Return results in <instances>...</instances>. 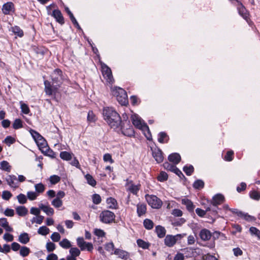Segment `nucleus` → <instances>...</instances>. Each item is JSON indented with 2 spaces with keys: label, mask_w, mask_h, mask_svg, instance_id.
Here are the masks:
<instances>
[{
  "label": "nucleus",
  "mask_w": 260,
  "mask_h": 260,
  "mask_svg": "<svg viewBox=\"0 0 260 260\" xmlns=\"http://www.w3.org/2000/svg\"><path fill=\"white\" fill-rule=\"evenodd\" d=\"M17 198L18 199V202L20 204H25L27 201L26 196L24 194H22V193H20V194H19L17 197Z\"/></svg>",
  "instance_id": "13d9d810"
},
{
  "label": "nucleus",
  "mask_w": 260,
  "mask_h": 260,
  "mask_svg": "<svg viewBox=\"0 0 260 260\" xmlns=\"http://www.w3.org/2000/svg\"><path fill=\"white\" fill-rule=\"evenodd\" d=\"M143 224H144V227L147 230H148L152 229L154 226L153 222L149 219H145L143 222Z\"/></svg>",
  "instance_id": "2f4dec72"
},
{
  "label": "nucleus",
  "mask_w": 260,
  "mask_h": 260,
  "mask_svg": "<svg viewBox=\"0 0 260 260\" xmlns=\"http://www.w3.org/2000/svg\"><path fill=\"white\" fill-rule=\"evenodd\" d=\"M113 253L121 259L123 260H127L129 258V253L123 249L116 248L115 249Z\"/></svg>",
  "instance_id": "9d476101"
},
{
  "label": "nucleus",
  "mask_w": 260,
  "mask_h": 260,
  "mask_svg": "<svg viewBox=\"0 0 260 260\" xmlns=\"http://www.w3.org/2000/svg\"><path fill=\"white\" fill-rule=\"evenodd\" d=\"M168 176L167 173L164 171H161L157 176V179L158 181L162 182L168 179Z\"/></svg>",
  "instance_id": "c03bdc74"
},
{
  "label": "nucleus",
  "mask_w": 260,
  "mask_h": 260,
  "mask_svg": "<svg viewBox=\"0 0 260 260\" xmlns=\"http://www.w3.org/2000/svg\"><path fill=\"white\" fill-rule=\"evenodd\" d=\"M114 213L109 210H104L100 215V220L105 223H112L115 220Z\"/></svg>",
  "instance_id": "20e7f679"
},
{
  "label": "nucleus",
  "mask_w": 260,
  "mask_h": 260,
  "mask_svg": "<svg viewBox=\"0 0 260 260\" xmlns=\"http://www.w3.org/2000/svg\"><path fill=\"white\" fill-rule=\"evenodd\" d=\"M138 245L143 249H148L150 246V244L143 240L138 239L137 241Z\"/></svg>",
  "instance_id": "ea45409f"
},
{
  "label": "nucleus",
  "mask_w": 260,
  "mask_h": 260,
  "mask_svg": "<svg viewBox=\"0 0 260 260\" xmlns=\"http://www.w3.org/2000/svg\"><path fill=\"white\" fill-rule=\"evenodd\" d=\"M39 208L43 211L47 215L51 216L54 214V210L49 206H46L42 204H40Z\"/></svg>",
  "instance_id": "412c9836"
},
{
  "label": "nucleus",
  "mask_w": 260,
  "mask_h": 260,
  "mask_svg": "<svg viewBox=\"0 0 260 260\" xmlns=\"http://www.w3.org/2000/svg\"><path fill=\"white\" fill-rule=\"evenodd\" d=\"M46 248L49 252L53 251L55 249V245L51 242H47L46 244Z\"/></svg>",
  "instance_id": "69168bd1"
},
{
  "label": "nucleus",
  "mask_w": 260,
  "mask_h": 260,
  "mask_svg": "<svg viewBox=\"0 0 260 260\" xmlns=\"http://www.w3.org/2000/svg\"><path fill=\"white\" fill-rule=\"evenodd\" d=\"M146 206L144 204L139 203L137 205V212L139 217L144 215L146 212Z\"/></svg>",
  "instance_id": "aec40b11"
},
{
  "label": "nucleus",
  "mask_w": 260,
  "mask_h": 260,
  "mask_svg": "<svg viewBox=\"0 0 260 260\" xmlns=\"http://www.w3.org/2000/svg\"><path fill=\"white\" fill-rule=\"evenodd\" d=\"M2 196L3 199L6 200H9L12 196V194L10 191L5 190L3 192Z\"/></svg>",
  "instance_id": "680f3d73"
},
{
  "label": "nucleus",
  "mask_w": 260,
  "mask_h": 260,
  "mask_svg": "<svg viewBox=\"0 0 260 260\" xmlns=\"http://www.w3.org/2000/svg\"><path fill=\"white\" fill-rule=\"evenodd\" d=\"M51 78L53 83L59 85V86H60L62 80L61 71L58 69L55 70L52 73Z\"/></svg>",
  "instance_id": "1a4fd4ad"
},
{
  "label": "nucleus",
  "mask_w": 260,
  "mask_h": 260,
  "mask_svg": "<svg viewBox=\"0 0 260 260\" xmlns=\"http://www.w3.org/2000/svg\"><path fill=\"white\" fill-rule=\"evenodd\" d=\"M17 213L20 216H24L27 214L28 210L24 206H18L16 208Z\"/></svg>",
  "instance_id": "c85d7f7f"
},
{
  "label": "nucleus",
  "mask_w": 260,
  "mask_h": 260,
  "mask_svg": "<svg viewBox=\"0 0 260 260\" xmlns=\"http://www.w3.org/2000/svg\"><path fill=\"white\" fill-rule=\"evenodd\" d=\"M44 217L42 215L37 216L34 217L31 220L32 223L36 222L38 224H41L43 222Z\"/></svg>",
  "instance_id": "4d7b16f0"
},
{
  "label": "nucleus",
  "mask_w": 260,
  "mask_h": 260,
  "mask_svg": "<svg viewBox=\"0 0 260 260\" xmlns=\"http://www.w3.org/2000/svg\"><path fill=\"white\" fill-rule=\"evenodd\" d=\"M105 249L111 252V254H114L113 251H114V245L113 242H110L106 243L105 245Z\"/></svg>",
  "instance_id": "37998d69"
},
{
  "label": "nucleus",
  "mask_w": 260,
  "mask_h": 260,
  "mask_svg": "<svg viewBox=\"0 0 260 260\" xmlns=\"http://www.w3.org/2000/svg\"><path fill=\"white\" fill-rule=\"evenodd\" d=\"M51 15L56 19V21L61 24L64 23L63 17L58 9H56L53 11Z\"/></svg>",
  "instance_id": "4468645a"
},
{
  "label": "nucleus",
  "mask_w": 260,
  "mask_h": 260,
  "mask_svg": "<svg viewBox=\"0 0 260 260\" xmlns=\"http://www.w3.org/2000/svg\"><path fill=\"white\" fill-rule=\"evenodd\" d=\"M120 126L121 131L124 135L128 137H132L134 135L135 132L132 127L125 129L124 126L120 125Z\"/></svg>",
  "instance_id": "a878e982"
},
{
  "label": "nucleus",
  "mask_w": 260,
  "mask_h": 260,
  "mask_svg": "<svg viewBox=\"0 0 260 260\" xmlns=\"http://www.w3.org/2000/svg\"><path fill=\"white\" fill-rule=\"evenodd\" d=\"M39 194L34 191H28L27 193V197L30 201L35 200L37 199Z\"/></svg>",
  "instance_id": "603ef678"
},
{
  "label": "nucleus",
  "mask_w": 260,
  "mask_h": 260,
  "mask_svg": "<svg viewBox=\"0 0 260 260\" xmlns=\"http://www.w3.org/2000/svg\"><path fill=\"white\" fill-rule=\"evenodd\" d=\"M13 31L14 34H17L19 37H21L23 36V32L22 30L18 26L13 27Z\"/></svg>",
  "instance_id": "bf43d9fd"
},
{
  "label": "nucleus",
  "mask_w": 260,
  "mask_h": 260,
  "mask_svg": "<svg viewBox=\"0 0 260 260\" xmlns=\"http://www.w3.org/2000/svg\"><path fill=\"white\" fill-rule=\"evenodd\" d=\"M250 197L252 199L258 201L260 199V192L253 190L250 192Z\"/></svg>",
  "instance_id": "09e8293b"
},
{
  "label": "nucleus",
  "mask_w": 260,
  "mask_h": 260,
  "mask_svg": "<svg viewBox=\"0 0 260 260\" xmlns=\"http://www.w3.org/2000/svg\"><path fill=\"white\" fill-rule=\"evenodd\" d=\"M182 236L180 234H177L175 236L168 235L165 238V244L168 247L173 246L177 241L181 238Z\"/></svg>",
  "instance_id": "0eeeda50"
},
{
  "label": "nucleus",
  "mask_w": 260,
  "mask_h": 260,
  "mask_svg": "<svg viewBox=\"0 0 260 260\" xmlns=\"http://www.w3.org/2000/svg\"><path fill=\"white\" fill-rule=\"evenodd\" d=\"M17 180L16 176L15 175H9L6 178L7 183L12 187H17L15 183V181Z\"/></svg>",
  "instance_id": "393cba45"
},
{
  "label": "nucleus",
  "mask_w": 260,
  "mask_h": 260,
  "mask_svg": "<svg viewBox=\"0 0 260 260\" xmlns=\"http://www.w3.org/2000/svg\"><path fill=\"white\" fill-rule=\"evenodd\" d=\"M164 167L166 169L172 172H174L177 168V167L175 166L170 164L168 162L164 164Z\"/></svg>",
  "instance_id": "de8ad7c7"
},
{
  "label": "nucleus",
  "mask_w": 260,
  "mask_h": 260,
  "mask_svg": "<svg viewBox=\"0 0 260 260\" xmlns=\"http://www.w3.org/2000/svg\"><path fill=\"white\" fill-rule=\"evenodd\" d=\"M22 127V121L20 119H16L13 123V127L15 129H18Z\"/></svg>",
  "instance_id": "5fc2aeb1"
},
{
  "label": "nucleus",
  "mask_w": 260,
  "mask_h": 260,
  "mask_svg": "<svg viewBox=\"0 0 260 260\" xmlns=\"http://www.w3.org/2000/svg\"><path fill=\"white\" fill-rule=\"evenodd\" d=\"M87 183L90 185L91 186L94 187L96 184V181L94 179V178L92 177L91 175L90 174H86L85 176Z\"/></svg>",
  "instance_id": "e433bc0d"
},
{
  "label": "nucleus",
  "mask_w": 260,
  "mask_h": 260,
  "mask_svg": "<svg viewBox=\"0 0 260 260\" xmlns=\"http://www.w3.org/2000/svg\"><path fill=\"white\" fill-rule=\"evenodd\" d=\"M108 208L112 209H116L118 208L117 201L113 198H109L107 199Z\"/></svg>",
  "instance_id": "4be33fe9"
},
{
  "label": "nucleus",
  "mask_w": 260,
  "mask_h": 260,
  "mask_svg": "<svg viewBox=\"0 0 260 260\" xmlns=\"http://www.w3.org/2000/svg\"><path fill=\"white\" fill-rule=\"evenodd\" d=\"M152 155L155 160L158 163H160L163 161L164 157L162 155V151L158 148H154L153 149L152 148H151Z\"/></svg>",
  "instance_id": "9b49d317"
},
{
  "label": "nucleus",
  "mask_w": 260,
  "mask_h": 260,
  "mask_svg": "<svg viewBox=\"0 0 260 260\" xmlns=\"http://www.w3.org/2000/svg\"><path fill=\"white\" fill-rule=\"evenodd\" d=\"M145 199L148 204L153 208L159 209L162 206L161 201L156 196L146 194Z\"/></svg>",
  "instance_id": "7ed1b4c3"
},
{
  "label": "nucleus",
  "mask_w": 260,
  "mask_h": 260,
  "mask_svg": "<svg viewBox=\"0 0 260 260\" xmlns=\"http://www.w3.org/2000/svg\"><path fill=\"white\" fill-rule=\"evenodd\" d=\"M237 6L239 14L242 16L243 18L247 19L248 17V13L247 10L241 2L237 1Z\"/></svg>",
  "instance_id": "ddd939ff"
},
{
  "label": "nucleus",
  "mask_w": 260,
  "mask_h": 260,
  "mask_svg": "<svg viewBox=\"0 0 260 260\" xmlns=\"http://www.w3.org/2000/svg\"><path fill=\"white\" fill-rule=\"evenodd\" d=\"M2 11L5 15H8L14 11V5L13 3L9 2L4 4Z\"/></svg>",
  "instance_id": "f8f14e48"
},
{
  "label": "nucleus",
  "mask_w": 260,
  "mask_h": 260,
  "mask_svg": "<svg viewBox=\"0 0 260 260\" xmlns=\"http://www.w3.org/2000/svg\"><path fill=\"white\" fill-rule=\"evenodd\" d=\"M60 180V178L57 175H53L50 177V181L53 184L57 183Z\"/></svg>",
  "instance_id": "e2e57ef3"
},
{
  "label": "nucleus",
  "mask_w": 260,
  "mask_h": 260,
  "mask_svg": "<svg viewBox=\"0 0 260 260\" xmlns=\"http://www.w3.org/2000/svg\"><path fill=\"white\" fill-rule=\"evenodd\" d=\"M200 237L203 241L209 240L211 237V232L207 229H203L200 231Z\"/></svg>",
  "instance_id": "f3484780"
},
{
  "label": "nucleus",
  "mask_w": 260,
  "mask_h": 260,
  "mask_svg": "<svg viewBox=\"0 0 260 260\" xmlns=\"http://www.w3.org/2000/svg\"><path fill=\"white\" fill-rule=\"evenodd\" d=\"M224 201V197L221 194H217L213 197L212 204L214 206H217L221 204Z\"/></svg>",
  "instance_id": "dca6fc26"
},
{
  "label": "nucleus",
  "mask_w": 260,
  "mask_h": 260,
  "mask_svg": "<svg viewBox=\"0 0 260 260\" xmlns=\"http://www.w3.org/2000/svg\"><path fill=\"white\" fill-rule=\"evenodd\" d=\"M168 159L173 164H178L181 160V157L178 153H174L169 156Z\"/></svg>",
  "instance_id": "5701e85b"
},
{
  "label": "nucleus",
  "mask_w": 260,
  "mask_h": 260,
  "mask_svg": "<svg viewBox=\"0 0 260 260\" xmlns=\"http://www.w3.org/2000/svg\"><path fill=\"white\" fill-rule=\"evenodd\" d=\"M30 249L29 248L26 246H22L21 247L20 250V254L23 256L25 257L27 256L30 253Z\"/></svg>",
  "instance_id": "a19ab883"
},
{
  "label": "nucleus",
  "mask_w": 260,
  "mask_h": 260,
  "mask_svg": "<svg viewBox=\"0 0 260 260\" xmlns=\"http://www.w3.org/2000/svg\"><path fill=\"white\" fill-rule=\"evenodd\" d=\"M125 187L127 191H128L134 194H137L140 188V184L135 185L132 180L128 179L126 180Z\"/></svg>",
  "instance_id": "6e6552de"
},
{
  "label": "nucleus",
  "mask_w": 260,
  "mask_h": 260,
  "mask_svg": "<svg viewBox=\"0 0 260 260\" xmlns=\"http://www.w3.org/2000/svg\"><path fill=\"white\" fill-rule=\"evenodd\" d=\"M18 241L24 244L27 243L29 241V237L26 233L21 234L18 237Z\"/></svg>",
  "instance_id": "bb28decb"
},
{
  "label": "nucleus",
  "mask_w": 260,
  "mask_h": 260,
  "mask_svg": "<svg viewBox=\"0 0 260 260\" xmlns=\"http://www.w3.org/2000/svg\"><path fill=\"white\" fill-rule=\"evenodd\" d=\"M11 167L9 165L8 161L3 160L0 163V169L2 170L10 172Z\"/></svg>",
  "instance_id": "c756f323"
},
{
  "label": "nucleus",
  "mask_w": 260,
  "mask_h": 260,
  "mask_svg": "<svg viewBox=\"0 0 260 260\" xmlns=\"http://www.w3.org/2000/svg\"><path fill=\"white\" fill-rule=\"evenodd\" d=\"M203 260H218L214 256L210 254H205L203 256Z\"/></svg>",
  "instance_id": "774afa93"
},
{
  "label": "nucleus",
  "mask_w": 260,
  "mask_h": 260,
  "mask_svg": "<svg viewBox=\"0 0 260 260\" xmlns=\"http://www.w3.org/2000/svg\"><path fill=\"white\" fill-rule=\"evenodd\" d=\"M159 137L158 138V141L159 142L161 143H164L167 142L168 140V136L166 133L164 132H161L159 134Z\"/></svg>",
  "instance_id": "c9c22d12"
},
{
  "label": "nucleus",
  "mask_w": 260,
  "mask_h": 260,
  "mask_svg": "<svg viewBox=\"0 0 260 260\" xmlns=\"http://www.w3.org/2000/svg\"><path fill=\"white\" fill-rule=\"evenodd\" d=\"M72 153H70L67 151H62L60 153V157L61 159L65 160H70L72 159Z\"/></svg>",
  "instance_id": "72a5a7b5"
},
{
  "label": "nucleus",
  "mask_w": 260,
  "mask_h": 260,
  "mask_svg": "<svg viewBox=\"0 0 260 260\" xmlns=\"http://www.w3.org/2000/svg\"><path fill=\"white\" fill-rule=\"evenodd\" d=\"M236 214L241 218L247 220L251 221L253 219V217L247 213H244L242 211H237Z\"/></svg>",
  "instance_id": "cd10ccee"
},
{
  "label": "nucleus",
  "mask_w": 260,
  "mask_h": 260,
  "mask_svg": "<svg viewBox=\"0 0 260 260\" xmlns=\"http://www.w3.org/2000/svg\"><path fill=\"white\" fill-rule=\"evenodd\" d=\"M155 231L159 238H164L165 236L166 230L164 227L161 225H157L155 227Z\"/></svg>",
  "instance_id": "b1692460"
},
{
  "label": "nucleus",
  "mask_w": 260,
  "mask_h": 260,
  "mask_svg": "<svg viewBox=\"0 0 260 260\" xmlns=\"http://www.w3.org/2000/svg\"><path fill=\"white\" fill-rule=\"evenodd\" d=\"M121 95H117V100L121 105H125L127 104V95L125 90H121Z\"/></svg>",
  "instance_id": "2eb2a0df"
},
{
  "label": "nucleus",
  "mask_w": 260,
  "mask_h": 260,
  "mask_svg": "<svg viewBox=\"0 0 260 260\" xmlns=\"http://www.w3.org/2000/svg\"><path fill=\"white\" fill-rule=\"evenodd\" d=\"M53 84H51V83L47 80L44 81L45 91L47 94L51 95L53 93L55 94L57 91L59 87V85H53Z\"/></svg>",
  "instance_id": "423d86ee"
},
{
  "label": "nucleus",
  "mask_w": 260,
  "mask_h": 260,
  "mask_svg": "<svg viewBox=\"0 0 260 260\" xmlns=\"http://www.w3.org/2000/svg\"><path fill=\"white\" fill-rule=\"evenodd\" d=\"M15 142V138L10 136H7L4 141V142L8 146H10L11 144L14 143Z\"/></svg>",
  "instance_id": "6e6d98bb"
},
{
  "label": "nucleus",
  "mask_w": 260,
  "mask_h": 260,
  "mask_svg": "<svg viewBox=\"0 0 260 260\" xmlns=\"http://www.w3.org/2000/svg\"><path fill=\"white\" fill-rule=\"evenodd\" d=\"M66 11L67 12V13L68 14V15H69L70 16V18L71 19V20L72 21V22H73V23L76 25L78 28H80V26H79V24L78 23L76 19H75V18L74 17L73 13L71 12V11L70 10V9L68 8H66Z\"/></svg>",
  "instance_id": "7c9ffc66"
},
{
  "label": "nucleus",
  "mask_w": 260,
  "mask_h": 260,
  "mask_svg": "<svg viewBox=\"0 0 260 260\" xmlns=\"http://www.w3.org/2000/svg\"><path fill=\"white\" fill-rule=\"evenodd\" d=\"M52 205L55 208H59L62 205V201L58 198L53 199L51 202Z\"/></svg>",
  "instance_id": "49530a36"
},
{
  "label": "nucleus",
  "mask_w": 260,
  "mask_h": 260,
  "mask_svg": "<svg viewBox=\"0 0 260 260\" xmlns=\"http://www.w3.org/2000/svg\"><path fill=\"white\" fill-rule=\"evenodd\" d=\"M29 132L36 142L43 138L38 132L35 130L30 129Z\"/></svg>",
  "instance_id": "f704fd0d"
},
{
  "label": "nucleus",
  "mask_w": 260,
  "mask_h": 260,
  "mask_svg": "<svg viewBox=\"0 0 260 260\" xmlns=\"http://www.w3.org/2000/svg\"><path fill=\"white\" fill-rule=\"evenodd\" d=\"M36 143H37L38 146L39 147L40 149L43 152L46 151L47 150H48V147L47 146V142L44 138L38 140Z\"/></svg>",
  "instance_id": "6ab92c4d"
},
{
  "label": "nucleus",
  "mask_w": 260,
  "mask_h": 260,
  "mask_svg": "<svg viewBox=\"0 0 260 260\" xmlns=\"http://www.w3.org/2000/svg\"><path fill=\"white\" fill-rule=\"evenodd\" d=\"M131 120L134 125L143 131L147 139L150 140L151 139V135L148 125L142 121L141 119L137 115H132Z\"/></svg>",
  "instance_id": "f03ea898"
},
{
  "label": "nucleus",
  "mask_w": 260,
  "mask_h": 260,
  "mask_svg": "<svg viewBox=\"0 0 260 260\" xmlns=\"http://www.w3.org/2000/svg\"><path fill=\"white\" fill-rule=\"evenodd\" d=\"M103 114L104 119L111 128L116 129L120 126L121 118L112 108H105L103 109Z\"/></svg>",
  "instance_id": "f257e3e1"
},
{
  "label": "nucleus",
  "mask_w": 260,
  "mask_h": 260,
  "mask_svg": "<svg viewBox=\"0 0 260 260\" xmlns=\"http://www.w3.org/2000/svg\"><path fill=\"white\" fill-rule=\"evenodd\" d=\"M102 72L104 78L109 84H112L114 79L112 76V71L106 64H102Z\"/></svg>",
  "instance_id": "39448f33"
},
{
  "label": "nucleus",
  "mask_w": 260,
  "mask_h": 260,
  "mask_svg": "<svg viewBox=\"0 0 260 260\" xmlns=\"http://www.w3.org/2000/svg\"><path fill=\"white\" fill-rule=\"evenodd\" d=\"M70 253L71 255L76 257L80 254V251L76 247H72L70 250Z\"/></svg>",
  "instance_id": "8fccbe9b"
},
{
  "label": "nucleus",
  "mask_w": 260,
  "mask_h": 260,
  "mask_svg": "<svg viewBox=\"0 0 260 260\" xmlns=\"http://www.w3.org/2000/svg\"><path fill=\"white\" fill-rule=\"evenodd\" d=\"M181 203L183 205L186 206V207L188 211L192 212L193 211L194 206L190 200L186 198H184L182 199Z\"/></svg>",
  "instance_id": "a211bd4d"
},
{
  "label": "nucleus",
  "mask_w": 260,
  "mask_h": 260,
  "mask_svg": "<svg viewBox=\"0 0 260 260\" xmlns=\"http://www.w3.org/2000/svg\"><path fill=\"white\" fill-rule=\"evenodd\" d=\"M234 154V152L232 150L229 151L227 152L226 155L224 156V159L226 161H231L233 160V156Z\"/></svg>",
  "instance_id": "338daca9"
},
{
  "label": "nucleus",
  "mask_w": 260,
  "mask_h": 260,
  "mask_svg": "<svg viewBox=\"0 0 260 260\" xmlns=\"http://www.w3.org/2000/svg\"><path fill=\"white\" fill-rule=\"evenodd\" d=\"M194 168L192 166L190 165L189 166H186L183 168V171L185 172L186 174L188 176L190 175L193 172Z\"/></svg>",
  "instance_id": "3c124183"
},
{
  "label": "nucleus",
  "mask_w": 260,
  "mask_h": 260,
  "mask_svg": "<svg viewBox=\"0 0 260 260\" xmlns=\"http://www.w3.org/2000/svg\"><path fill=\"white\" fill-rule=\"evenodd\" d=\"M59 244L61 247L65 249H68L71 247V243L67 239H63Z\"/></svg>",
  "instance_id": "58836bf2"
},
{
  "label": "nucleus",
  "mask_w": 260,
  "mask_h": 260,
  "mask_svg": "<svg viewBox=\"0 0 260 260\" xmlns=\"http://www.w3.org/2000/svg\"><path fill=\"white\" fill-rule=\"evenodd\" d=\"M94 233L96 236L99 237H104L105 236V233L104 231L101 229H95Z\"/></svg>",
  "instance_id": "0e129e2a"
},
{
  "label": "nucleus",
  "mask_w": 260,
  "mask_h": 260,
  "mask_svg": "<svg viewBox=\"0 0 260 260\" xmlns=\"http://www.w3.org/2000/svg\"><path fill=\"white\" fill-rule=\"evenodd\" d=\"M51 240L54 242H58L60 239V236L59 233L54 232L50 237Z\"/></svg>",
  "instance_id": "052dcab7"
},
{
  "label": "nucleus",
  "mask_w": 260,
  "mask_h": 260,
  "mask_svg": "<svg viewBox=\"0 0 260 260\" xmlns=\"http://www.w3.org/2000/svg\"><path fill=\"white\" fill-rule=\"evenodd\" d=\"M77 243L81 250H84V244H86V242L84 241V239L82 237L77 238Z\"/></svg>",
  "instance_id": "a18cd8bd"
},
{
  "label": "nucleus",
  "mask_w": 260,
  "mask_h": 260,
  "mask_svg": "<svg viewBox=\"0 0 260 260\" xmlns=\"http://www.w3.org/2000/svg\"><path fill=\"white\" fill-rule=\"evenodd\" d=\"M92 202L95 204H99L102 201L101 196L96 193L93 194L92 196Z\"/></svg>",
  "instance_id": "864d4df0"
},
{
  "label": "nucleus",
  "mask_w": 260,
  "mask_h": 260,
  "mask_svg": "<svg viewBox=\"0 0 260 260\" xmlns=\"http://www.w3.org/2000/svg\"><path fill=\"white\" fill-rule=\"evenodd\" d=\"M49 229L46 226H41L38 231V233L40 235L46 236L49 233Z\"/></svg>",
  "instance_id": "4c0bfd02"
},
{
  "label": "nucleus",
  "mask_w": 260,
  "mask_h": 260,
  "mask_svg": "<svg viewBox=\"0 0 260 260\" xmlns=\"http://www.w3.org/2000/svg\"><path fill=\"white\" fill-rule=\"evenodd\" d=\"M193 186L196 189H201L204 187V182L202 180H197L194 182Z\"/></svg>",
  "instance_id": "79ce46f5"
},
{
  "label": "nucleus",
  "mask_w": 260,
  "mask_h": 260,
  "mask_svg": "<svg viewBox=\"0 0 260 260\" xmlns=\"http://www.w3.org/2000/svg\"><path fill=\"white\" fill-rule=\"evenodd\" d=\"M35 188L36 192L39 195L40 193H42L45 189V187L44 184L41 183L36 184L35 185Z\"/></svg>",
  "instance_id": "473e14b6"
}]
</instances>
